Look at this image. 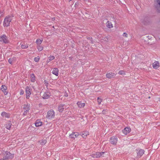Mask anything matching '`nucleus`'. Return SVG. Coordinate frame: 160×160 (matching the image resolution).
Returning a JSON list of instances; mask_svg holds the SVG:
<instances>
[{
    "label": "nucleus",
    "instance_id": "nucleus-1",
    "mask_svg": "<svg viewBox=\"0 0 160 160\" xmlns=\"http://www.w3.org/2000/svg\"><path fill=\"white\" fill-rule=\"evenodd\" d=\"M14 157V154H12L9 152L6 151L3 153V157L0 159V160H8L9 159L13 158Z\"/></svg>",
    "mask_w": 160,
    "mask_h": 160
},
{
    "label": "nucleus",
    "instance_id": "nucleus-2",
    "mask_svg": "<svg viewBox=\"0 0 160 160\" xmlns=\"http://www.w3.org/2000/svg\"><path fill=\"white\" fill-rule=\"evenodd\" d=\"M32 89L29 87L27 86L25 88L26 97L27 99H28L32 93Z\"/></svg>",
    "mask_w": 160,
    "mask_h": 160
},
{
    "label": "nucleus",
    "instance_id": "nucleus-3",
    "mask_svg": "<svg viewBox=\"0 0 160 160\" xmlns=\"http://www.w3.org/2000/svg\"><path fill=\"white\" fill-rule=\"evenodd\" d=\"M12 19L11 17L7 16L4 19L3 22L4 27H8L9 26L10 22H11Z\"/></svg>",
    "mask_w": 160,
    "mask_h": 160
},
{
    "label": "nucleus",
    "instance_id": "nucleus-4",
    "mask_svg": "<svg viewBox=\"0 0 160 160\" xmlns=\"http://www.w3.org/2000/svg\"><path fill=\"white\" fill-rule=\"evenodd\" d=\"M55 117V112L53 110H51L47 112L46 118L49 119H51Z\"/></svg>",
    "mask_w": 160,
    "mask_h": 160
},
{
    "label": "nucleus",
    "instance_id": "nucleus-5",
    "mask_svg": "<svg viewBox=\"0 0 160 160\" xmlns=\"http://www.w3.org/2000/svg\"><path fill=\"white\" fill-rule=\"evenodd\" d=\"M138 158H140L144 154L145 151L143 149L138 148L136 150Z\"/></svg>",
    "mask_w": 160,
    "mask_h": 160
},
{
    "label": "nucleus",
    "instance_id": "nucleus-6",
    "mask_svg": "<svg viewBox=\"0 0 160 160\" xmlns=\"http://www.w3.org/2000/svg\"><path fill=\"white\" fill-rule=\"evenodd\" d=\"M23 115L24 116H26L29 111L30 105L28 104L24 105L23 106Z\"/></svg>",
    "mask_w": 160,
    "mask_h": 160
},
{
    "label": "nucleus",
    "instance_id": "nucleus-7",
    "mask_svg": "<svg viewBox=\"0 0 160 160\" xmlns=\"http://www.w3.org/2000/svg\"><path fill=\"white\" fill-rule=\"evenodd\" d=\"M0 41L2 42L5 43H9V41L7 36L5 35H3L0 36Z\"/></svg>",
    "mask_w": 160,
    "mask_h": 160
},
{
    "label": "nucleus",
    "instance_id": "nucleus-8",
    "mask_svg": "<svg viewBox=\"0 0 160 160\" xmlns=\"http://www.w3.org/2000/svg\"><path fill=\"white\" fill-rule=\"evenodd\" d=\"M104 152H96L93 153L92 155V157L93 158H100L102 156L104 153Z\"/></svg>",
    "mask_w": 160,
    "mask_h": 160
},
{
    "label": "nucleus",
    "instance_id": "nucleus-9",
    "mask_svg": "<svg viewBox=\"0 0 160 160\" xmlns=\"http://www.w3.org/2000/svg\"><path fill=\"white\" fill-rule=\"evenodd\" d=\"M118 142V138L115 136L111 137L110 140V142L112 144H116Z\"/></svg>",
    "mask_w": 160,
    "mask_h": 160
},
{
    "label": "nucleus",
    "instance_id": "nucleus-10",
    "mask_svg": "<svg viewBox=\"0 0 160 160\" xmlns=\"http://www.w3.org/2000/svg\"><path fill=\"white\" fill-rule=\"evenodd\" d=\"M116 74L114 72H108L106 74V77L110 79L114 78L116 76Z\"/></svg>",
    "mask_w": 160,
    "mask_h": 160
},
{
    "label": "nucleus",
    "instance_id": "nucleus-11",
    "mask_svg": "<svg viewBox=\"0 0 160 160\" xmlns=\"http://www.w3.org/2000/svg\"><path fill=\"white\" fill-rule=\"evenodd\" d=\"M131 131V128L129 127H126L122 130V132L125 135H127Z\"/></svg>",
    "mask_w": 160,
    "mask_h": 160
},
{
    "label": "nucleus",
    "instance_id": "nucleus-12",
    "mask_svg": "<svg viewBox=\"0 0 160 160\" xmlns=\"http://www.w3.org/2000/svg\"><path fill=\"white\" fill-rule=\"evenodd\" d=\"M1 89L5 95H7L8 92L7 91V87L6 86L4 85H2Z\"/></svg>",
    "mask_w": 160,
    "mask_h": 160
},
{
    "label": "nucleus",
    "instance_id": "nucleus-13",
    "mask_svg": "<svg viewBox=\"0 0 160 160\" xmlns=\"http://www.w3.org/2000/svg\"><path fill=\"white\" fill-rule=\"evenodd\" d=\"M51 95L50 92L47 91L45 92L42 96V98L44 99H48L49 98Z\"/></svg>",
    "mask_w": 160,
    "mask_h": 160
},
{
    "label": "nucleus",
    "instance_id": "nucleus-14",
    "mask_svg": "<svg viewBox=\"0 0 160 160\" xmlns=\"http://www.w3.org/2000/svg\"><path fill=\"white\" fill-rule=\"evenodd\" d=\"M79 136V133L77 132H72L70 135V138H75L78 137Z\"/></svg>",
    "mask_w": 160,
    "mask_h": 160
},
{
    "label": "nucleus",
    "instance_id": "nucleus-15",
    "mask_svg": "<svg viewBox=\"0 0 160 160\" xmlns=\"http://www.w3.org/2000/svg\"><path fill=\"white\" fill-rule=\"evenodd\" d=\"M12 123L11 121H7L5 124V128L8 130H10L11 128V126H12Z\"/></svg>",
    "mask_w": 160,
    "mask_h": 160
},
{
    "label": "nucleus",
    "instance_id": "nucleus-16",
    "mask_svg": "<svg viewBox=\"0 0 160 160\" xmlns=\"http://www.w3.org/2000/svg\"><path fill=\"white\" fill-rule=\"evenodd\" d=\"M1 115L2 117H5L7 118L10 117V114L9 113H7L5 112H3L1 113Z\"/></svg>",
    "mask_w": 160,
    "mask_h": 160
},
{
    "label": "nucleus",
    "instance_id": "nucleus-17",
    "mask_svg": "<svg viewBox=\"0 0 160 160\" xmlns=\"http://www.w3.org/2000/svg\"><path fill=\"white\" fill-rule=\"evenodd\" d=\"M89 135V132L88 131H84L82 132L81 135L82 137L83 138H86Z\"/></svg>",
    "mask_w": 160,
    "mask_h": 160
},
{
    "label": "nucleus",
    "instance_id": "nucleus-18",
    "mask_svg": "<svg viewBox=\"0 0 160 160\" xmlns=\"http://www.w3.org/2000/svg\"><path fill=\"white\" fill-rule=\"evenodd\" d=\"M52 73L58 76V69L57 68H54L52 69Z\"/></svg>",
    "mask_w": 160,
    "mask_h": 160
},
{
    "label": "nucleus",
    "instance_id": "nucleus-19",
    "mask_svg": "<svg viewBox=\"0 0 160 160\" xmlns=\"http://www.w3.org/2000/svg\"><path fill=\"white\" fill-rule=\"evenodd\" d=\"M153 68L154 69H157L159 67V63L158 61L154 62L152 64Z\"/></svg>",
    "mask_w": 160,
    "mask_h": 160
},
{
    "label": "nucleus",
    "instance_id": "nucleus-20",
    "mask_svg": "<svg viewBox=\"0 0 160 160\" xmlns=\"http://www.w3.org/2000/svg\"><path fill=\"white\" fill-rule=\"evenodd\" d=\"M77 104L78 107L80 108H83L85 106V103H82L81 101H78L77 102Z\"/></svg>",
    "mask_w": 160,
    "mask_h": 160
},
{
    "label": "nucleus",
    "instance_id": "nucleus-21",
    "mask_svg": "<svg viewBox=\"0 0 160 160\" xmlns=\"http://www.w3.org/2000/svg\"><path fill=\"white\" fill-rule=\"evenodd\" d=\"M42 122L40 120H37L35 123V125L36 127H38L41 126L42 125Z\"/></svg>",
    "mask_w": 160,
    "mask_h": 160
},
{
    "label": "nucleus",
    "instance_id": "nucleus-22",
    "mask_svg": "<svg viewBox=\"0 0 160 160\" xmlns=\"http://www.w3.org/2000/svg\"><path fill=\"white\" fill-rule=\"evenodd\" d=\"M30 81L32 82H34L36 81V77L33 73L31 74L30 75Z\"/></svg>",
    "mask_w": 160,
    "mask_h": 160
},
{
    "label": "nucleus",
    "instance_id": "nucleus-23",
    "mask_svg": "<svg viewBox=\"0 0 160 160\" xmlns=\"http://www.w3.org/2000/svg\"><path fill=\"white\" fill-rule=\"evenodd\" d=\"M64 106V104H61L59 105L58 107V110L60 112H62L63 111L64 108H63Z\"/></svg>",
    "mask_w": 160,
    "mask_h": 160
},
{
    "label": "nucleus",
    "instance_id": "nucleus-24",
    "mask_svg": "<svg viewBox=\"0 0 160 160\" xmlns=\"http://www.w3.org/2000/svg\"><path fill=\"white\" fill-rule=\"evenodd\" d=\"M106 25L107 27L109 28H112L113 27V25L112 23L109 21H108L106 23Z\"/></svg>",
    "mask_w": 160,
    "mask_h": 160
},
{
    "label": "nucleus",
    "instance_id": "nucleus-25",
    "mask_svg": "<svg viewBox=\"0 0 160 160\" xmlns=\"http://www.w3.org/2000/svg\"><path fill=\"white\" fill-rule=\"evenodd\" d=\"M37 48L39 52L42 51L43 49V47L41 45H37Z\"/></svg>",
    "mask_w": 160,
    "mask_h": 160
},
{
    "label": "nucleus",
    "instance_id": "nucleus-26",
    "mask_svg": "<svg viewBox=\"0 0 160 160\" xmlns=\"http://www.w3.org/2000/svg\"><path fill=\"white\" fill-rule=\"evenodd\" d=\"M43 41V39H37L36 42L37 44V45H41V43H42Z\"/></svg>",
    "mask_w": 160,
    "mask_h": 160
},
{
    "label": "nucleus",
    "instance_id": "nucleus-27",
    "mask_svg": "<svg viewBox=\"0 0 160 160\" xmlns=\"http://www.w3.org/2000/svg\"><path fill=\"white\" fill-rule=\"evenodd\" d=\"M21 47L22 49H26L28 48V45L27 43H23L21 45Z\"/></svg>",
    "mask_w": 160,
    "mask_h": 160
},
{
    "label": "nucleus",
    "instance_id": "nucleus-28",
    "mask_svg": "<svg viewBox=\"0 0 160 160\" xmlns=\"http://www.w3.org/2000/svg\"><path fill=\"white\" fill-rule=\"evenodd\" d=\"M47 141L46 139H42L40 141V144L42 145H45L47 143Z\"/></svg>",
    "mask_w": 160,
    "mask_h": 160
},
{
    "label": "nucleus",
    "instance_id": "nucleus-29",
    "mask_svg": "<svg viewBox=\"0 0 160 160\" xmlns=\"http://www.w3.org/2000/svg\"><path fill=\"white\" fill-rule=\"evenodd\" d=\"M118 73L119 74L124 75L126 74L124 70H120L118 72Z\"/></svg>",
    "mask_w": 160,
    "mask_h": 160
},
{
    "label": "nucleus",
    "instance_id": "nucleus-30",
    "mask_svg": "<svg viewBox=\"0 0 160 160\" xmlns=\"http://www.w3.org/2000/svg\"><path fill=\"white\" fill-rule=\"evenodd\" d=\"M102 99L100 97H99L98 98L97 102L98 105H100L101 104V103L102 102Z\"/></svg>",
    "mask_w": 160,
    "mask_h": 160
},
{
    "label": "nucleus",
    "instance_id": "nucleus-31",
    "mask_svg": "<svg viewBox=\"0 0 160 160\" xmlns=\"http://www.w3.org/2000/svg\"><path fill=\"white\" fill-rule=\"evenodd\" d=\"M40 59V58L38 56L36 57H35L34 58V60L35 62H37L39 61Z\"/></svg>",
    "mask_w": 160,
    "mask_h": 160
},
{
    "label": "nucleus",
    "instance_id": "nucleus-32",
    "mask_svg": "<svg viewBox=\"0 0 160 160\" xmlns=\"http://www.w3.org/2000/svg\"><path fill=\"white\" fill-rule=\"evenodd\" d=\"M49 60L50 61L52 60L55 59V57L53 56H50L49 57Z\"/></svg>",
    "mask_w": 160,
    "mask_h": 160
},
{
    "label": "nucleus",
    "instance_id": "nucleus-33",
    "mask_svg": "<svg viewBox=\"0 0 160 160\" xmlns=\"http://www.w3.org/2000/svg\"><path fill=\"white\" fill-rule=\"evenodd\" d=\"M24 91L22 89H21L20 90V95H23L24 93Z\"/></svg>",
    "mask_w": 160,
    "mask_h": 160
},
{
    "label": "nucleus",
    "instance_id": "nucleus-34",
    "mask_svg": "<svg viewBox=\"0 0 160 160\" xmlns=\"http://www.w3.org/2000/svg\"><path fill=\"white\" fill-rule=\"evenodd\" d=\"M13 60V58H10L8 60V62L9 63H10L11 64H12V62Z\"/></svg>",
    "mask_w": 160,
    "mask_h": 160
},
{
    "label": "nucleus",
    "instance_id": "nucleus-35",
    "mask_svg": "<svg viewBox=\"0 0 160 160\" xmlns=\"http://www.w3.org/2000/svg\"><path fill=\"white\" fill-rule=\"evenodd\" d=\"M44 83L45 85V86L47 87L48 85V81L46 80H44Z\"/></svg>",
    "mask_w": 160,
    "mask_h": 160
},
{
    "label": "nucleus",
    "instance_id": "nucleus-36",
    "mask_svg": "<svg viewBox=\"0 0 160 160\" xmlns=\"http://www.w3.org/2000/svg\"><path fill=\"white\" fill-rule=\"evenodd\" d=\"M124 37H125L126 38H127L128 37V34H127L126 32H124L122 35Z\"/></svg>",
    "mask_w": 160,
    "mask_h": 160
},
{
    "label": "nucleus",
    "instance_id": "nucleus-37",
    "mask_svg": "<svg viewBox=\"0 0 160 160\" xmlns=\"http://www.w3.org/2000/svg\"><path fill=\"white\" fill-rule=\"evenodd\" d=\"M157 2L158 4L160 5V0H157Z\"/></svg>",
    "mask_w": 160,
    "mask_h": 160
},
{
    "label": "nucleus",
    "instance_id": "nucleus-38",
    "mask_svg": "<svg viewBox=\"0 0 160 160\" xmlns=\"http://www.w3.org/2000/svg\"><path fill=\"white\" fill-rule=\"evenodd\" d=\"M105 110H103L102 111V113L103 114H104L105 113Z\"/></svg>",
    "mask_w": 160,
    "mask_h": 160
},
{
    "label": "nucleus",
    "instance_id": "nucleus-39",
    "mask_svg": "<svg viewBox=\"0 0 160 160\" xmlns=\"http://www.w3.org/2000/svg\"><path fill=\"white\" fill-rule=\"evenodd\" d=\"M65 97H67L68 96V94H66L65 95Z\"/></svg>",
    "mask_w": 160,
    "mask_h": 160
},
{
    "label": "nucleus",
    "instance_id": "nucleus-40",
    "mask_svg": "<svg viewBox=\"0 0 160 160\" xmlns=\"http://www.w3.org/2000/svg\"><path fill=\"white\" fill-rule=\"evenodd\" d=\"M84 0L85 1H88L89 0Z\"/></svg>",
    "mask_w": 160,
    "mask_h": 160
},
{
    "label": "nucleus",
    "instance_id": "nucleus-41",
    "mask_svg": "<svg viewBox=\"0 0 160 160\" xmlns=\"http://www.w3.org/2000/svg\"><path fill=\"white\" fill-rule=\"evenodd\" d=\"M29 1V0H26L25 1V2H26L27 1Z\"/></svg>",
    "mask_w": 160,
    "mask_h": 160
},
{
    "label": "nucleus",
    "instance_id": "nucleus-42",
    "mask_svg": "<svg viewBox=\"0 0 160 160\" xmlns=\"http://www.w3.org/2000/svg\"><path fill=\"white\" fill-rule=\"evenodd\" d=\"M159 101L160 102V98L159 99Z\"/></svg>",
    "mask_w": 160,
    "mask_h": 160
},
{
    "label": "nucleus",
    "instance_id": "nucleus-43",
    "mask_svg": "<svg viewBox=\"0 0 160 160\" xmlns=\"http://www.w3.org/2000/svg\"><path fill=\"white\" fill-rule=\"evenodd\" d=\"M70 1H71V0H69V1L70 2Z\"/></svg>",
    "mask_w": 160,
    "mask_h": 160
},
{
    "label": "nucleus",
    "instance_id": "nucleus-44",
    "mask_svg": "<svg viewBox=\"0 0 160 160\" xmlns=\"http://www.w3.org/2000/svg\"><path fill=\"white\" fill-rule=\"evenodd\" d=\"M24 1H25V0H23Z\"/></svg>",
    "mask_w": 160,
    "mask_h": 160
},
{
    "label": "nucleus",
    "instance_id": "nucleus-45",
    "mask_svg": "<svg viewBox=\"0 0 160 160\" xmlns=\"http://www.w3.org/2000/svg\"><path fill=\"white\" fill-rule=\"evenodd\" d=\"M1 23V22H0V23Z\"/></svg>",
    "mask_w": 160,
    "mask_h": 160
}]
</instances>
